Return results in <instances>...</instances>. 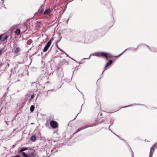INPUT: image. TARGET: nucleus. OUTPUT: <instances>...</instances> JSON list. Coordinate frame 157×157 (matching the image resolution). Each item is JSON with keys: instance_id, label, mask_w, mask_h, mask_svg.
Segmentation results:
<instances>
[{"instance_id": "nucleus-1", "label": "nucleus", "mask_w": 157, "mask_h": 157, "mask_svg": "<svg viewBox=\"0 0 157 157\" xmlns=\"http://www.w3.org/2000/svg\"><path fill=\"white\" fill-rule=\"evenodd\" d=\"M97 56H103L107 60H108L107 55H109V54L105 52H98L94 54Z\"/></svg>"}, {"instance_id": "nucleus-2", "label": "nucleus", "mask_w": 157, "mask_h": 157, "mask_svg": "<svg viewBox=\"0 0 157 157\" xmlns=\"http://www.w3.org/2000/svg\"><path fill=\"white\" fill-rule=\"evenodd\" d=\"M92 126H91L90 125L88 124V125H86L83 127L80 128H78L77 129V131L76 132H75L72 136H71V137L72 136H73L75 134L78 132L80 131H81L83 129H84L88 127H92Z\"/></svg>"}, {"instance_id": "nucleus-3", "label": "nucleus", "mask_w": 157, "mask_h": 157, "mask_svg": "<svg viewBox=\"0 0 157 157\" xmlns=\"http://www.w3.org/2000/svg\"><path fill=\"white\" fill-rule=\"evenodd\" d=\"M51 126L53 128H56L58 127V124L57 123L54 121H51L50 122Z\"/></svg>"}, {"instance_id": "nucleus-4", "label": "nucleus", "mask_w": 157, "mask_h": 157, "mask_svg": "<svg viewBox=\"0 0 157 157\" xmlns=\"http://www.w3.org/2000/svg\"><path fill=\"white\" fill-rule=\"evenodd\" d=\"M23 157H35V155L33 152H31L29 154L25 153V152L22 153Z\"/></svg>"}, {"instance_id": "nucleus-5", "label": "nucleus", "mask_w": 157, "mask_h": 157, "mask_svg": "<svg viewBox=\"0 0 157 157\" xmlns=\"http://www.w3.org/2000/svg\"><path fill=\"white\" fill-rule=\"evenodd\" d=\"M51 44V40H49L48 42L47 43L46 45L45 46L43 49V51L44 52H45L47 51L49 47H50Z\"/></svg>"}, {"instance_id": "nucleus-6", "label": "nucleus", "mask_w": 157, "mask_h": 157, "mask_svg": "<svg viewBox=\"0 0 157 157\" xmlns=\"http://www.w3.org/2000/svg\"><path fill=\"white\" fill-rule=\"evenodd\" d=\"M44 5H43L40 6L39 10L38 13L39 14H41L43 13L44 9Z\"/></svg>"}, {"instance_id": "nucleus-7", "label": "nucleus", "mask_w": 157, "mask_h": 157, "mask_svg": "<svg viewBox=\"0 0 157 157\" xmlns=\"http://www.w3.org/2000/svg\"><path fill=\"white\" fill-rule=\"evenodd\" d=\"M52 12L51 10L50 9H47L44 11L43 13V14L44 15L48 14Z\"/></svg>"}, {"instance_id": "nucleus-8", "label": "nucleus", "mask_w": 157, "mask_h": 157, "mask_svg": "<svg viewBox=\"0 0 157 157\" xmlns=\"http://www.w3.org/2000/svg\"><path fill=\"white\" fill-rule=\"evenodd\" d=\"M68 64V62H67L66 61L65 59H63V60L61 61L60 62L59 64V66H62L66 64Z\"/></svg>"}, {"instance_id": "nucleus-9", "label": "nucleus", "mask_w": 157, "mask_h": 157, "mask_svg": "<svg viewBox=\"0 0 157 157\" xmlns=\"http://www.w3.org/2000/svg\"><path fill=\"white\" fill-rule=\"evenodd\" d=\"M21 29L22 30V32H25L27 29V27L25 25H23L21 27Z\"/></svg>"}, {"instance_id": "nucleus-10", "label": "nucleus", "mask_w": 157, "mask_h": 157, "mask_svg": "<svg viewBox=\"0 0 157 157\" xmlns=\"http://www.w3.org/2000/svg\"><path fill=\"white\" fill-rule=\"evenodd\" d=\"M154 151V149H153V147H151L150 149V151L149 157H152L153 154V152Z\"/></svg>"}, {"instance_id": "nucleus-11", "label": "nucleus", "mask_w": 157, "mask_h": 157, "mask_svg": "<svg viewBox=\"0 0 157 157\" xmlns=\"http://www.w3.org/2000/svg\"><path fill=\"white\" fill-rule=\"evenodd\" d=\"M20 51V48L18 47H16L15 48H14V52L15 54H17L18 52Z\"/></svg>"}, {"instance_id": "nucleus-12", "label": "nucleus", "mask_w": 157, "mask_h": 157, "mask_svg": "<svg viewBox=\"0 0 157 157\" xmlns=\"http://www.w3.org/2000/svg\"><path fill=\"white\" fill-rule=\"evenodd\" d=\"M112 62H113L112 60H109V61L106 64L105 68H107L108 66L112 64Z\"/></svg>"}, {"instance_id": "nucleus-13", "label": "nucleus", "mask_w": 157, "mask_h": 157, "mask_svg": "<svg viewBox=\"0 0 157 157\" xmlns=\"http://www.w3.org/2000/svg\"><path fill=\"white\" fill-rule=\"evenodd\" d=\"M141 105V104H133L128 106H123L122 107V108H126L130 106H133L136 105Z\"/></svg>"}, {"instance_id": "nucleus-14", "label": "nucleus", "mask_w": 157, "mask_h": 157, "mask_svg": "<svg viewBox=\"0 0 157 157\" xmlns=\"http://www.w3.org/2000/svg\"><path fill=\"white\" fill-rule=\"evenodd\" d=\"M14 33L17 35H19L21 33L20 30L19 29H17L15 31Z\"/></svg>"}, {"instance_id": "nucleus-15", "label": "nucleus", "mask_w": 157, "mask_h": 157, "mask_svg": "<svg viewBox=\"0 0 157 157\" xmlns=\"http://www.w3.org/2000/svg\"><path fill=\"white\" fill-rule=\"evenodd\" d=\"M30 140L33 142H35L36 140V136H33L30 138Z\"/></svg>"}, {"instance_id": "nucleus-16", "label": "nucleus", "mask_w": 157, "mask_h": 157, "mask_svg": "<svg viewBox=\"0 0 157 157\" xmlns=\"http://www.w3.org/2000/svg\"><path fill=\"white\" fill-rule=\"evenodd\" d=\"M28 149V148L26 147H24L21 148L19 151V152L21 153H22L24 152L23 151L26 150Z\"/></svg>"}, {"instance_id": "nucleus-17", "label": "nucleus", "mask_w": 157, "mask_h": 157, "mask_svg": "<svg viewBox=\"0 0 157 157\" xmlns=\"http://www.w3.org/2000/svg\"><path fill=\"white\" fill-rule=\"evenodd\" d=\"M72 77L71 78V79H68V78H65L64 79V80L66 82H69L71 81L72 80Z\"/></svg>"}, {"instance_id": "nucleus-18", "label": "nucleus", "mask_w": 157, "mask_h": 157, "mask_svg": "<svg viewBox=\"0 0 157 157\" xmlns=\"http://www.w3.org/2000/svg\"><path fill=\"white\" fill-rule=\"evenodd\" d=\"M9 35H6L4 36H2V41H4L5 40H6L9 37Z\"/></svg>"}, {"instance_id": "nucleus-19", "label": "nucleus", "mask_w": 157, "mask_h": 157, "mask_svg": "<svg viewBox=\"0 0 157 157\" xmlns=\"http://www.w3.org/2000/svg\"><path fill=\"white\" fill-rule=\"evenodd\" d=\"M57 151L58 150L56 149H52L51 151V154L54 155L55 153L57 152Z\"/></svg>"}, {"instance_id": "nucleus-20", "label": "nucleus", "mask_w": 157, "mask_h": 157, "mask_svg": "<svg viewBox=\"0 0 157 157\" xmlns=\"http://www.w3.org/2000/svg\"><path fill=\"white\" fill-rule=\"evenodd\" d=\"M32 40H31L30 39V40H28L27 41L26 44L28 45H30L32 43Z\"/></svg>"}, {"instance_id": "nucleus-21", "label": "nucleus", "mask_w": 157, "mask_h": 157, "mask_svg": "<svg viewBox=\"0 0 157 157\" xmlns=\"http://www.w3.org/2000/svg\"><path fill=\"white\" fill-rule=\"evenodd\" d=\"M35 107L33 105H32L30 108V110L31 112H33L34 109Z\"/></svg>"}, {"instance_id": "nucleus-22", "label": "nucleus", "mask_w": 157, "mask_h": 157, "mask_svg": "<svg viewBox=\"0 0 157 157\" xmlns=\"http://www.w3.org/2000/svg\"><path fill=\"white\" fill-rule=\"evenodd\" d=\"M143 45H144L145 46H146L148 48L149 50H150L151 51H152V50L151 49L150 47L148 45L145 44H143Z\"/></svg>"}, {"instance_id": "nucleus-23", "label": "nucleus", "mask_w": 157, "mask_h": 157, "mask_svg": "<svg viewBox=\"0 0 157 157\" xmlns=\"http://www.w3.org/2000/svg\"><path fill=\"white\" fill-rule=\"evenodd\" d=\"M4 48L3 47L2 48H0V55H1L2 54V52L4 50Z\"/></svg>"}, {"instance_id": "nucleus-24", "label": "nucleus", "mask_w": 157, "mask_h": 157, "mask_svg": "<svg viewBox=\"0 0 157 157\" xmlns=\"http://www.w3.org/2000/svg\"><path fill=\"white\" fill-rule=\"evenodd\" d=\"M91 55H92V54H91V55H90V56H89V58H84L82 59L81 60V62H82L83 59H90V56H91Z\"/></svg>"}, {"instance_id": "nucleus-25", "label": "nucleus", "mask_w": 157, "mask_h": 157, "mask_svg": "<svg viewBox=\"0 0 157 157\" xmlns=\"http://www.w3.org/2000/svg\"><path fill=\"white\" fill-rule=\"evenodd\" d=\"M34 97V94H33L31 95V98L29 99V101H31L32 99H33V98Z\"/></svg>"}, {"instance_id": "nucleus-26", "label": "nucleus", "mask_w": 157, "mask_h": 157, "mask_svg": "<svg viewBox=\"0 0 157 157\" xmlns=\"http://www.w3.org/2000/svg\"><path fill=\"white\" fill-rule=\"evenodd\" d=\"M124 52H125V51H124L122 53H121V54H120V55H118V56H115L114 57H118H118H119Z\"/></svg>"}, {"instance_id": "nucleus-27", "label": "nucleus", "mask_w": 157, "mask_h": 157, "mask_svg": "<svg viewBox=\"0 0 157 157\" xmlns=\"http://www.w3.org/2000/svg\"><path fill=\"white\" fill-rule=\"evenodd\" d=\"M124 52H125V51H124L122 53H121V54H120V55H118V56H115L114 57H118H118H119Z\"/></svg>"}, {"instance_id": "nucleus-28", "label": "nucleus", "mask_w": 157, "mask_h": 157, "mask_svg": "<svg viewBox=\"0 0 157 157\" xmlns=\"http://www.w3.org/2000/svg\"><path fill=\"white\" fill-rule=\"evenodd\" d=\"M128 50H132V49L131 48H129L127 49H126L124 51H125V52Z\"/></svg>"}, {"instance_id": "nucleus-29", "label": "nucleus", "mask_w": 157, "mask_h": 157, "mask_svg": "<svg viewBox=\"0 0 157 157\" xmlns=\"http://www.w3.org/2000/svg\"><path fill=\"white\" fill-rule=\"evenodd\" d=\"M106 70V69H105L103 71V72H102V74H101V77L100 78L98 79V80H99V79H101V78L103 76V73H104V71H105Z\"/></svg>"}, {"instance_id": "nucleus-30", "label": "nucleus", "mask_w": 157, "mask_h": 157, "mask_svg": "<svg viewBox=\"0 0 157 157\" xmlns=\"http://www.w3.org/2000/svg\"><path fill=\"white\" fill-rule=\"evenodd\" d=\"M4 122H5V123H6V124L7 125V126H8L9 125V124H8V123L9 122V121H4Z\"/></svg>"}, {"instance_id": "nucleus-31", "label": "nucleus", "mask_w": 157, "mask_h": 157, "mask_svg": "<svg viewBox=\"0 0 157 157\" xmlns=\"http://www.w3.org/2000/svg\"><path fill=\"white\" fill-rule=\"evenodd\" d=\"M153 147H155V148H156L157 147V143H155Z\"/></svg>"}, {"instance_id": "nucleus-32", "label": "nucleus", "mask_w": 157, "mask_h": 157, "mask_svg": "<svg viewBox=\"0 0 157 157\" xmlns=\"http://www.w3.org/2000/svg\"><path fill=\"white\" fill-rule=\"evenodd\" d=\"M113 133L115 136H116L117 137H118L119 138H120V137L118 135H117L115 133L113 132Z\"/></svg>"}, {"instance_id": "nucleus-33", "label": "nucleus", "mask_w": 157, "mask_h": 157, "mask_svg": "<svg viewBox=\"0 0 157 157\" xmlns=\"http://www.w3.org/2000/svg\"><path fill=\"white\" fill-rule=\"evenodd\" d=\"M2 35H0V41L1 40V41H2Z\"/></svg>"}, {"instance_id": "nucleus-34", "label": "nucleus", "mask_w": 157, "mask_h": 157, "mask_svg": "<svg viewBox=\"0 0 157 157\" xmlns=\"http://www.w3.org/2000/svg\"><path fill=\"white\" fill-rule=\"evenodd\" d=\"M3 64H4L3 63H0V68H1V67H2L3 66Z\"/></svg>"}, {"instance_id": "nucleus-35", "label": "nucleus", "mask_w": 157, "mask_h": 157, "mask_svg": "<svg viewBox=\"0 0 157 157\" xmlns=\"http://www.w3.org/2000/svg\"><path fill=\"white\" fill-rule=\"evenodd\" d=\"M152 52H157V49H155L154 51H152Z\"/></svg>"}, {"instance_id": "nucleus-36", "label": "nucleus", "mask_w": 157, "mask_h": 157, "mask_svg": "<svg viewBox=\"0 0 157 157\" xmlns=\"http://www.w3.org/2000/svg\"><path fill=\"white\" fill-rule=\"evenodd\" d=\"M140 45H138V46H137V48H135V49H134V51H136V50L138 48V47H139V46Z\"/></svg>"}, {"instance_id": "nucleus-37", "label": "nucleus", "mask_w": 157, "mask_h": 157, "mask_svg": "<svg viewBox=\"0 0 157 157\" xmlns=\"http://www.w3.org/2000/svg\"><path fill=\"white\" fill-rule=\"evenodd\" d=\"M82 105H82L81 107H82ZM82 108H81V109H80V111H79V113L77 114V116L78 115V114L79 113L81 112V110H82Z\"/></svg>"}, {"instance_id": "nucleus-38", "label": "nucleus", "mask_w": 157, "mask_h": 157, "mask_svg": "<svg viewBox=\"0 0 157 157\" xmlns=\"http://www.w3.org/2000/svg\"><path fill=\"white\" fill-rule=\"evenodd\" d=\"M142 105V106H145V107H146L147 108V107L145 105H144V104H141V105Z\"/></svg>"}, {"instance_id": "nucleus-39", "label": "nucleus", "mask_w": 157, "mask_h": 157, "mask_svg": "<svg viewBox=\"0 0 157 157\" xmlns=\"http://www.w3.org/2000/svg\"><path fill=\"white\" fill-rule=\"evenodd\" d=\"M58 49L61 51L62 52H63V50H62L61 49H60L59 47H58Z\"/></svg>"}, {"instance_id": "nucleus-40", "label": "nucleus", "mask_w": 157, "mask_h": 157, "mask_svg": "<svg viewBox=\"0 0 157 157\" xmlns=\"http://www.w3.org/2000/svg\"><path fill=\"white\" fill-rule=\"evenodd\" d=\"M110 126H109V131H110L111 132L113 133V132H112V130L110 129Z\"/></svg>"}, {"instance_id": "nucleus-41", "label": "nucleus", "mask_w": 157, "mask_h": 157, "mask_svg": "<svg viewBox=\"0 0 157 157\" xmlns=\"http://www.w3.org/2000/svg\"><path fill=\"white\" fill-rule=\"evenodd\" d=\"M69 19H68L66 21V23L67 24L68 23V21H69Z\"/></svg>"}, {"instance_id": "nucleus-42", "label": "nucleus", "mask_w": 157, "mask_h": 157, "mask_svg": "<svg viewBox=\"0 0 157 157\" xmlns=\"http://www.w3.org/2000/svg\"><path fill=\"white\" fill-rule=\"evenodd\" d=\"M63 52L67 56H69L68 55H67L65 52L64 51Z\"/></svg>"}, {"instance_id": "nucleus-43", "label": "nucleus", "mask_w": 157, "mask_h": 157, "mask_svg": "<svg viewBox=\"0 0 157 157\" xmlns=\"http://www.w3.org/2000/svg\"><path fill=\"white\" fill-rule=\"evenodd\" d=\"M13 157H19V156L18 155H16L13 156Z\"/></svg>"}, {"instance_id": "nucleus-44", "label": "nucleus", "mask_w": 157, "mask_h": 157, "mask_svg": "<svg viewBox=\"0 0 157 157\" xmlns=\"http://www.w3.org/2000/svg\"><path fill=\"white\" fill-rule=\"evenodd\" d=\"M16 128H15V129H14L13 130V132H14L15 131H16Z\"/></svg>"}, {"instance_id": "nucleus-45", "label": "nucleus", "mask_w": 157, "mask_h": 157, "mask_svg": "<svg viewBox=\"0 0 157 157\" xmlns=\"http://www.w3.org/2000/svg\"><path fill=\"white\" fill-rule=\"evenodd\" d=\"M119 139H120V140H123V141H124V139H122L121 138H119Z\"/></svg>"}, {"instance_id": "nucleus-46", "label": "nucleus", "mask_w": 157, "mask_h": 157, "mask_svg": "<svg viewBox=\"0 0 157 157\" xmlns=\"http://www.w3.org/2000/svg\"><path fill=\"white\" fill-rule=\"evenodd\" d=\"M73 0H71V1H69L68 2H67V3H69L70 2H71L72 1H73Z\"/></svg>"}, {"instance_id": "nucleus-47", "label": "nucleus", "mask_w": 157, "mask_h": 157, "mask_svg": "<svg viewBox=\"0 0 157 157\" xmlns=\"http://www.w3.org/2000/svg\"><path fill=\"white\" fill-rule=\"evenodd\" d=\"M61 75H62V77H63V73H62V74Z\"/></svg>"}, {"instance_id": "nucleus-48", "label": "nucleus", "mask_w": 157, "mask_h": 157, "mask_svg": "<svg viewBox=\"0 0 157 157\" xmlns=\"http://www.w3.org/2000/svg\"><path fill=\"white\" fill-rule=\"evenodd\" d=\"M56 46H57V48H58V47H59L58 46L57 43H56Z\"/></svg>"}, {"instance_id": "nucleus-49", "label": "nucleus", "mask_w": 157, "mask_h": 157, "mask_svg": "<svg viewBox=\"0 0 157 157\" xmlns=\"http://www.w3.org/2000/svg\"><path fill=\"white\" fill-rule=\"evenodd\" d=\"M113 123H112L111 124H110L109 126H111V125H113Z\"/></svg>"}, {"instance_id": "nucleus-50", "label": "nucleus", "mask_w": 157, "mask_h": 157, "mask_svg": "<svg viewBox=\"0 0 157 157\" xmlns=\"http://www.w3.org/2000/svg\"><path fill=\"white\" fill-rule=\"evenodd\" d=\"M77 116L76 117L74 118V120H74L76 119V117H77Z\"/></svg>"}, {"instance_id": "nucleus-51", "label": "nucleus", "mask_w": 157, "mask_h": 157, "mask_svg": "<svg viewBox=\"0 0 157 157\" xmlns=\"http://www.w3.org/2000/svg\"><path fill=\"white\" fill-rule=\"evenodd\" d=\"M61 38H60V39L59 40V41H58V40L57 41V42L61 40Z\"/></svg>"}, {"instance_id": "nucleus-52", "label": "nucleus", "mask_w": 157, "mask_h": 157, "mask_svg": "<svg viewBox=\"0 0 157 157\" xmlns=\"http://www.w3.org/2000/svg\"><path fill=\"white\" fill-rule=\"evenodd\" d=\"M13 71V69L11 70V71L12 72Z\"/></svg>"}, {"instance_id": "nucleus-53", "label": "nucleus", "mask_w": 157, "mask_h": 157, "mask_svg": "<svg viewBox=\"0 0 157 157\" xmlns=\"http://www.w3.org/2000/svg\"><path fill=\"white\" fill-rule=\"evenodd\" d=\"M102 114L101 113L100 114V116H102Z\"/></svg>"}, {"instance_id": "nucleus-54", "label": "nucleus", "mask_w": 157, "mask_h": 157, "mask_svg": "<svg viewBox=\"0 0 157 157\" xmlns=\"http://www.w3.org/2000/svg\"><path fill=\"white\" fill-rule=\"evenodd\" d=\"M71 59H72L74 60V59H73L71 58Z\"/></svg>"}, {"instance_id": "nucleus-55", "label": "nucleus", "mask_w": 157, "mask_h": 157, "mask_svg": "<svg viewBox=\"0 0 157 157\" xmlns=\"http://www.w3.org/2000/svg\"><path fill=\"white\" fill-rule=\"evenodd\" d=\"M132 153L133 154V152H132Z\"/></svg>"}, {"instance_id": "nucleus-56", "label": "nucleus", "mask_w": 157, "mask_h": 157, "mask_svg": "<svg viewBox=\"0 0 157 157\" xmlns=\"http://www.w3.org/2000/svg\"><path fill=\"white\" fill-rule=\"evenodd\" d=\"M66 6H67V5H66V6H65V7H66Z\"/></svg>"}, {"instance_id": "nucleus-57", "label": "nucleus", "mask_w": 157, "mask_h": 157, "mask_svg": "<svg viewBox=\"0 0 157 157\" xmlns=\"http://www.w3.org/2000/svg\"><path fill=\"white\" fill-rule=\"evenodd\" d=\"M66 6H67V5H66V6H65V7H66Z\"/></svg>"}, {"instance_id": "nucleus-58", "label": "nucleus", "mask_w": 157, "mask_h": 157, "mask_svg": "<svg viewBox=\"0 0 157 157\" xmlns=\"http://www.w3.org/2000/svg\"><path fill=\"white\" fill-rule=\"evenodd\" d=\"M66 6H67V5H66V6H65V7H66Z\"/></svg>"}, {"instance_id": "nucleus-59", "label": "nucleus", "mask_w": 157, "mask_h": 157, "mask_svg": "<svg viewBox=\"0 0 157 157\" xmlns=\"http://www.w3.org/2000/svg\"><path fill=\"white\" fill-rule=\"evenodd\" d=\"M79 63V64H80L81 63Z\"/></svg>"}, {"instance_id": "nucleus-60", "label": "nucleus", "mask_w": 157, "mask_h": 157, "mask_svg": "<svg viewBox=\"0 0 157 157\" xmlns=\"http://www.w3.org/2000/svg\"><path fill=\"white\" fill-rule=\"evenodd\" d=\"M68 57H69V58H71L70 57V56H69Z\"/></svg>"}, {"instance_id": "nucleus-61", "label": "nucleus", "mask_w": 157, "mask_h": 157, "mask_svg": "<svg viewBox=\"0 0 157 157\" xmlns=\"http://www.w3.org/2000/svg\"><path fill=\"white\" fill-rule=\"evenodd\" d=\"M68 57H69V58H71L70 57V56H69Z\"/></svg>"}, {"instance_id": "nucleus-62", "label": "nucleus", "mask_w": 157, "mask_h": 157, "mask_svg": "<svg viewBox=\"0 0 157 157\" xmlns=\"http://www.w3.org/2000/svg\"><path fill=\"white\" fill-rule=\"evenodd\" d=\"M81 94H82V95H83V94H82V93Z\"/></svg>"}, {"instance_id": "nucleus-63", "label": "nucleus", "mask_w": 157, "mask_h": 157, "mask_svg": "<svg viewBox=\"0 0 157 157\" xmlns=\"http://www.w3.org/2000/svg\"><path fill=\"white\" fill-rule=\"evenodd\" d=\"M132 157H133L132 156Z\"/></svg>"}]
</instances>
